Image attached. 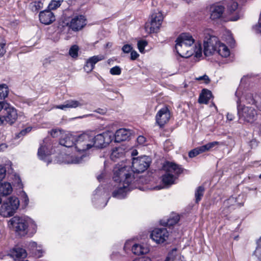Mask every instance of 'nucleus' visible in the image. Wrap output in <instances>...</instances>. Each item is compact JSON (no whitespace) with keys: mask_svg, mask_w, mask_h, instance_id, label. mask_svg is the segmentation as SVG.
<instances>
[{"mask_svg":"<svg viewBox=\"0 0 261 261\" xmlns=\"http://www.w3.org/2000/svg\"><path fill=\"white\" fill-rule=\"evenodd\" d=\"M151 163L150 158L144 155L133 158L132 170L128 167L116 166L114 169L113 179L117 182V189L113 192V196L118 199L124 198L128 192L134 188H137L140 178L134 176V172L141 173L145 171Z\"/></svg>","mask_w":261,"mask_h":261,"instance_id":"nucleus-1","label":"nucleus"},{"mask_svg":"<svg viewBox=\"0 0 261 261\" xmlns=\"http://www.w3.org/2000/svg\"><path fill=\"white\" fill-rule=\"evenodd\" d=\"M9 227L20 236H24L29 231L34 233L36 231L37 225L35 221L28 216H14L8 222Z\"/></svg>","mask_w":261,"mask_h":261,"instance_id":"nucleus-2","label":"nucleus"},{"mask_svg":"<svg viewBox=\"0 0 261 261\" xmlns=\"http://www.w3.org/2000/svg\"><path fill=\"white\" fill-rule=\"evenodd\" d=\"M63 27L67 26L73 31L81 30L86 25V18L77 10L68 8L64 11L62 20Z\"/></svg>","mask_w":261,"mask_h":261,"instance_id":"nucleus-3","label":"nucleus"},{"mask_svg":"<svg viewBox=\"0 0 261 261\" xmlns=\"http://www.w3.org/2000/svg\"><path fill=\"white\" fill-rule=\"evenodd\" d=\"M242 94L240 89L237 90L235 95L237 97V104L239 118L245 122L252 123L256 120L258 113L253 106H245L241 104L242 102L246 103L245 96H242Z\"/></svg>","mask_w":261,"mask_h":261,"instance_id":"nucleus-4","label":"nucleus"},{"mask_svg":"<svg viewBox=\"0 0 261 261\" xmlns=\"http://www.w3.org/2000/svg\"><path fill=\"white\" fill-rule=\"evenodd\" d=\"M93 147L92 142H91V137L87 134L81 135L75 137L72 151H76L77 156L70 162L72 164H79L82 162L84 158L86 157L85 151Z\"/></svg>","mask_w":261,"mask_h":261,"instance_id":"nucleus-5","label":"nucleus"},{"mask_svg":"<svg viewBox=\"0 0 261 261\" xmlns=\"http://www.w3.org/2000/svg\"><path fill=\"white\" fill-rule=\"evenodd\" d=\"M19 205V199L15 196H11L5 200L0 207V215L3 217L12 216Z\"/></svg>","mask_w":261,"mask_h":261,"instance_id":"nucleus-6","label":"nucleus"},{"mask_svg":"<svg viewBox=\"0 0 261 261\" xmlns=\"http://www.w3.org/2000/svg\"><path fill=\"white\" fill-rule=\"evenodd\" d=\"M203 34V52L206 56H208L216 52L219 41L216 37L211 34L210 30H205Z\"/></svg>","mask_w":261,"mask_h":261,"instance_id":"nucleus-7","label":"nucleus"},{"mask_svg":"<svg viewBox=\"0 0 261 261\" xmlns=\"http://www.w3.org/2000/svg\"><path fill=\"white\" fill-rule=\"evenodd\" d=\"M163 20V15L161 11L153 12L149 20L145 23V29L148 33H156L159 30Z\"/></svg>","mask_w":261,"mask_h":261,"instance_id":"nucleus-8","label":"nucleus"},{"mask_svg":"<svg viewBox=\"0 0 261 261\" xmlns=\"http://www.w3.org/2000/svg\"><path fill=\"white\" fill-rule=\"evenodd\" d=\"M176 42L175 49L176 51L186 55V53L188 52V51L182 50V46H185V49L192 47V45L194 44V40L190 34L182 33L177 38Z\"/></svg>","mask_w":261,"mask_h":261,"instance_id":"nucleus-9","label":"nucleus"},{"mask_svg":"<svg viewBox=\"0 0 261 261\" xmlns=\"http://www.w3.org/2000/svg\"><path fill=\"white\" fill-rule=\"evenodd\" d=\"M52 153V147L49 138H45L38 149V155L40 159L46 162L47 164L51 162L49 156Z\"/></svg>","mask_w":261,"mask_h":261,"instance_id":"nucleus-10","label":"nucleus"},{"mask_svg":"<svg viewBox=\"0 0 261 261\" xmlns=\"http://www.w3.org/2000/svg\"><path fill=\"white\" fill-rule=\"evenodd\" d=\"M169 233L166 228H155L150 234L151 239L156 244H162L168 239Z\"/></svg>","mask_w":261,"mask_h":261,"instance_id":"nucleus-11","label":"nucleus"},{"mask_svg":"<svg viewBox=\"0 0 261 261\" xmlns=\"http://www.w3.org/2000/svg\"><path fill=\"white\" fill-rule=\"evenodd\" d=\"M87 102L82 99H69L65 101L63 104L57 105L54 107L56 109L66 111L68 109H75L86 106Z\"/></svg>","mask_w":261,"mask_h":261,"instance_id":"nucleus-12","label":"nucleus"},{"mask_svg":"<svg viewBox=\"0 0 261 261\" xmlns=\"http://www.w3.org/2000/svg\"><path fill=\"white\" fill-rule=\"evenodd\" d=\"M170 117L169 111L167 108L164 107L157 113L156 122L160 127H162L169 121Z\"/></svg>","mask_w":261,"mask_h":261,"instance_id":"nucleus-13","label":"nucleus"},{"mask_svg":"<svg viewBox=\"0 0 261 261\" xmlns=\"http://www.w3.org/2000/svg\"><path fill=\"white\" fill-rule=\"evenodd\" d=\"M39 17L40 22L45 25H49L56 20L54 14L49 9L41 11Z\"/></svg>","mask_w":261,"mask_h":261,"instance_id":"nucleus-14","label":"nucleus"},{"mask_svg":"<svg viewBox=\"0 0 261 261\" xmlns=\"http://www.w3.org/2000/svg\"><path fill=\"white\" fill-rule=\"evenodd\" d=\"M163 169L165 172L172 174L176 177H177L182 171L181 168L179 165L169 162H167L165 163L163 166Z\"/></svg>","mask_w":261,"mask_h":261,"instance_id":"nucleus-15","label":"nucleus"},{"mask_svg":"<svg viewBox=\"0 0 261 261\" xmlns=\"http://www.w3.org/2000/svg\"><path fill=\"white\" fill-rule=\"evenodd\" d=\"M75 140V137L71 134L64 132V134L61 136L59 142L60 145L68 148L71 147L73 150Z\"/></svg>","mask_w":261,"mask_h":261,"instance_id":"nucleus-16","label":"nucleus"},{"mask_svg":"<svg viewBox=\"0 0 261 261\" xmlns=\"http://www.w3.org/2000/svg\"><path fill=\"white\" fill-rule=\"evenodd\" d=\"M6 114L4 116L6 123L10 125L13 124L17 119L18 114L17 110L13 107H5Z\"/></svg>","mask_w":261,"mask_h":261,"instance_id":"nucleus-17","label":"nucleus"},{"mask_svg":"<svg viewBox=\"0 0 261 261\" xmlns=\"http://www.w3.org/2000/svg\"><path fill=\"white\" fill-rule=\"evenodd\" d=\"M8 256H10L14 260H17L25 258L27 256V253L23 248L19 246H16L10 251Z\"/></svg>","mask_w":261,"mask_h":261,"instance_id":"nucleus-18","label":"nucleus"},{"mask_svg":"<svg viewBox=\"0 0 261 261\" xmlns=\"http://www.w3.org/2000/svg\"><path fill=\"white\" fill-rule=\"evenodd\" d=\"M224 8L219 5H212L210 8V18L213 20H216L221 18L223 14Z\"/></svg>","mask_w":261,"mask_h":261,"instance_id":"nucleus-19","label":"nucleus"},{"mask_svg":"<svg viewBox=\"0 0 261 261\" xmlns=\"http://www.w3.org/2000/svg\"><path fill=\"white\" fill-rule=\"evenodd\" d=\"M131 135V131L125 128H120L115 134V142H120L126 140Z\"/></svg>","mask_w":261,"mask_h":261,"instance_id":"nucleus-20","label":"nucleus"},{"mask_svg":"<svg viewBox=\"0 0 261 261\" xmlns=\"http://www.w3.org/2000/svg\"><path fill=\"white\" fill-rule=\"evenodd\" d=\"M132 250L134 254L140 255L149 252V248L146 244H135L132 246Z\"/></svg>","mask_w":261,"mask_h":261,"instance_id":"nucleus-21","label":"nucleus"},{"mask_svg":"<svg viewBox=\"0 0 261 261\" xmlns=\"http://www.w3.org/2000/svg\"><path fill=\"white\" fill-rule=\"evenodd\" d=\"M246 103L254 105L258 110V114L261 115V99L255 97L254 98L251 93L247 94L245 95Z\"/></svg>","mask_w":261,"mask_h":261,"instance_id":"nucleus-22","label":"nucleus"},{"mask_svg":"<svg viewBox=\"0 0 261 261\" xmlns=\"http://www.w3.org/2000/svg\"><path fill=\"white\" fill-rule=\"evenodd\" d=\"M13 192L12 186L8 181L0 182V195L7 196L10 195Z\"/></svg>","mask_w":261,"mask_h":261,"instance_id":"nucleus-23","label":"nucleus"},{"mask_svg":"<svg viewBox=\"0 0 261 261\" xmlns=\"http://www.w3.org/2000/svg\"><path fill=\"white\" fill-rule=\"evenodd\" d=\"M125 153L124 148L123 146L115 147L112 149L111 154V159L114 161H116L118 159L122 158Z\"/></svg>","mask_w":261,"mask_h":261,"instance_id":"nucleus-24","label":"nucleus"},{"mask_svg":"<svg viewBox=\"0 0 261 261\" xmlns=\"http://www.w3.org/2000/svg\"><path fill=\"white\" fill-rule=\"evenodd\" d=\"M91 142H92L93 146L97 148L105 147L106 145L102 134H100L93 138L91 137Z\"/></svg>","mask_w":261,"mask_h":261,"instance_id":"nucleus-25","label":"nucleus"},{"mask_svg":"<svg viewBox=\"0 0 261 261\" xmlns=\"http://www.w3.org/2000/svg\"><path fill=\"white\" fill-rule=\"evenodd\" d=\"M221 57L226 58L230 55L229 48L224 44L218 42L216 52Z\"/></svg>","mask_w":261,"mask_h":261,"instance_id":"nucleus-26","label":"nucleus"},{"mask_svg":"<svg viewBox=\"0 0 261 261\" xmlns=\"http://www.w3.org/2000/svg\"><path fill=\"white\" fill-rule=\"evenodd\" d=\"M212 96V92L208 90L203 89L200 95L198 101L200 103H207Z\"/></svg>","mask_w":261,"mask_h":261,"instance_id":"nucleus-27","label":"nucleus"},{"mask_svg":"<svg viewBox=\"0 0 261 261\" xmlns=\"http://www.w3.org/2000/svg\"><path fill=\"white\" fill-rule=\"evenodd\" d=\"M179 217L178 215H175L173 216L170 217L167 220H163L161 221V224L164 226L171 227L176 224L179 221Z\"/></svg>","mask_w":261,"mask_h":261,"instance_id":"nucleus-28","label":"nucleus"},{"mask_svg":"<svg viewBox=\"0 0 261 261\" xmlns=\"http://www.w3.org/2000/svg\"><path fill=\"white\" fill-rule=\"evenodd\" d=\"M177 178L172 174L165 172V174L162 176V181L166 186L171 185L174 184L175 180Z\"/></svg>","mask_w":261,"mask_h":261,"instance_id":"nucleus-29","label":"nucleus"},{"mask_svg":"<svg viewBox=\"0 0 261 261\" xmlns=\"http://www.w3.org/2000/svg\"><path fill=\"white\" fill-rule=\"evenodd\" d=\"M87 2V0H69L68 4L70 5L69 8H72L73 10H80V7H82Z\"/></svg>","mask_w":261,"mask_h":261,"instance_id":"nucleus-30","label":"nucleus"},{"mask_svg":"<svg viewBox=\"0 0 261 261\" xmlns=\"http://www.w3.org/2000/svg\"><path fill=\"white\" fill-rule=\"evenodd\" d=\"M102 134L106 147L109 145L112 140L115 139V135L111 131H107Z\"/></svg>","mask_w":261,"mask_h":261,"instance_id":"nucleus-31","label":"nucleus"},{"mask_svg":"<svg viewBox=\"0 0 261 261\" xmlns=\"http://www.w3.org/2000/svg\"><path fill=\"white\" fill-rule=\"evenodd\" d=\"M9 88L6 84H0V99H5L9 94Z\"/></svg>","mask_w":261,"mask_h":261,"instance_id":"nucleus-32","label":"nucleus"},{"mask_svg":"<svg viewBox=\"0 0 261 261\" xmlns=\"http://www.w3.org/2000/svg\"><path fill=\"white\" fill-rule=\"evenodd\" d=\"M237 205L238 206H241L240 203H237V199L236 198L231 197L223 202V206L224 207H228L230 206H234Z\"/></svg>","mask_w":261,"mask_h":261,"instance_id":"nucleus-33","label":"nucleus"},{"mask_svg":"<svg viewBox=\"0 0 261 261\" xmlns=\"http://www.w3.org/2000/svg\"><path fill=\"white\" fill-rule=\"evenodd\" d=\"M226 3L228 11L230 13H232L238 8V3L234 0H226Z\"/></svg>","mask_w":261,"mask_h":261,"instance_id":"nucleus-34","label":"nucleus"},{"mask_svg":"<svg viewBox=\"0 0 261 261\" xmlns=\"http://www.w3.org/2000/svg\"><path fill=\"white\" fill-rule=\"evenodd\" d=\"M205 152L203 148V146H199L196 147L193 150H191L189 152V156L190 158H194L197 155Z\"/></svg>","mask_w":261,"mask_h":261,"instance_id":"nucleus-35","label":"nucleus"},{"mask_svg":"<svg viewBox=\"0 0 261 261\" xmlns=\"http://www.w3.org/2000/svg\"><path fill=\"white\" fill-rule=\"evenodd\" d=\"M205 152L203 148V146H199L196 147L193 150H191L189 152V156L190 158H194L197 155Z\"/></svg>","mask_w":261,"mask_h":261,"instance_id":"nucleus-36","label":"nucleus"},{"mask_svg":"<svg viewBox=\"0 0 261 261\" xmlns=\"http://www.w3.org/2000/svg\"><path fill=\"white\" fill-rule=\"evenodd\" d=\"M224 144L222 142H218V141H214L212 142H209L205 145H202L203 148L205 152L208 151L210 150L212 148L218 146V145H222Z\"/></svg>","mask_w":261,"mask_h":261,"instance_id":"nucleus-37","label":"nucleus"},{"mask_svg":"<svg viewBox=\"0 0 261 261\" xmlns=\"http://www.w3.org/2000/svg\"><path fill=\"white\" fill-rule=\"evenodd\" d=\"M63 0H51L48 6V9L50 10H56L60 7Z\"/></svg>","mask_w":261,"mask_h":261,"instance_id":"nucleus-38","label":"nucleus"},{"mask_svg":"<svg viewBox=\"0 0 261 261\" xmlns=\"http://www.w3.org/2000/svg\"><path fill=\"white\" fill-rule=\"evenodd\" d=\"M204 191V188L203 186L198 187L195 191V198L196 202L198 203L201 199L203 195Z\"/></svg>","mask_w":261,"mask_h":261,"instance_id":"nucleus-39","label":"nucleus"},{"mask_svg":"<svg viewBox=\"0 0 261 261\" xmlns=\"http://www.w3.org/2000/svg\"><path fill=\"white\" fill-rule=\"evenodd\" d=\"M79 50V48L77 45H72L69 50V55L72 58L76 59L78 57V52Z\"/></svg>","mask_w":261,"mask_h":261,"instance_id":"nucleus-40","label":"nucleus"},{"mask_svg":"<svg viewBox=\"0 0 261 261\" xmlns=\"http://www.w3.org/2000/svg\"><path fill=\"white\" fill-rule=\"evenodd\" d=\"M104 59V56L102 55H99L90 57L87 60L94 66L95 64H96L98 62L103 60Z\"/></svg>","mask_w":261,"mask_h":261,"instance_id":"nucleus-41","label":"nucleus"},{"mask_svg":"<svg viewBox=\"0 0 261 261\" xmlns=\"http://www.w3.org/2000/svg\"><path fill=\"white\" fill-rule=\"evenodd\" d=\"M185 46H182V50H185L186 51L188 50V52H186V55H183L182 54H180L179 51H176L177 53V54L181 57H184V58H188V57H189L190 56H191L192 55H194V51H193V48L192 47H190L189 48H187V49H185Z\"/></svg>","mask_w":261,"mask_h":261,"instance_id":"nucleus-42","label":"nucleus"},{"mask_svg":"<svg viewBox=\"0 0 261 261\" xmlns=\"http://www.w3.org/2000/svg\"><path fill=\"white\" fill-rule=\"evenodd\" d=\"M254 253L261 261V237L257 242V247Z\"/></svg>","mask_w":261,"mask_h":261,"instance_id":"nucleus-43","label":"nucleus"},{"mask_svg":"<svg viewBox=\"0 0 261 261\" xmlns=\"http://www.w3.org/2000/svg\"><path fill=\"white\" fill-rule=\"evenodd\" d=\"M176 252V249H173L166 258L165 261H177V259L180 258V256H174V253Z\"/></svg>","mask_w":261,"mask_h":261,"instance_id":"nucleus-44","label":"nucleus"},{"mask_svg":"<svg viewBox=\"0 0 261 261\" xmlns=\"http://www.w3.org/2000/svg\"><path fill=\"white\" fill-rule=\"evenodd\" d=\"M147 45V42L145 40H140L138 42L137 45L138 48L140 53H143L144 51V48Z\"/></svg>","mask_w":261,"mask_h":261,"instance_id":"nucleus-45","label":"nucleus"},{"mask_svg":"<svg viewBox=\"0 0 261 261\" xmlns=\"http://www.w3.org/2000/svg\"><path fill=\"white\" fill-rule=\"evenodd\" d=\"M49 133L53 138L58 137L60 135L61 136L62 134H64V133L62 132V130L58 128L53 129L51 130H50Z\"/></svg>","mask_w":261,"mask_h":261,"instance_id":"nucleus-46","label":"nucleus"},{"mask_svg":"<svg viewBox=\"0 0 261 261\" xmlns=\"http://www.w3.org/2000/svg\"><path fill=\"white\" fill-rule=\"evenodd\" d=\"M6 42L2 39H0V58L3 57L6 53Z\"/></svg>","mask_w":261,"mask_h":261,"instance_id":"nucleus-47","label":"nucleus"},{"mask_svg":"<svg viewBox=\"0 0 261 261\" xmlns=\"http://www.w3.org/2000/svg\"><path fill=\"white\" fill-rule=\"evenodd\" d=\"M14 186H16L18 189H22L23 187L21 180L18 175H14Z\"/></svg>","mask_w":261,"mask_h":261,"instance_id":"nucleus-48","label":"nucleus"},{"mask_svg":"<svg viewBox=\"0 0 261 261\" xmlns=\"http://www.w3.org/2000/svg\"><path fill=\"white\" fill-rule=\"evenodd\" d=\"M110 72L112 75H118L121 74V69L119 66H116L111 68Z\"/></svg>","mask_w":261,"mask_h":261,"instance_id":"nucleus-49","label":"nucleus"},{"mask_svg":"<svg viewBox=\"0 0 261 261\" xmlns=\"http://www.w3.org/2000/svg\"><path fill=\"white\" fill-rule=\"evenodd\" d=\"M194 54L197 58L200 57L202 55V48L200 45L195 46L194 49H193Z\"/></svg>","mask_w":261,"mask_h":261,"instance_id":"nucleus-50","label":"nucleus"},{"mask_svg":"<svg viewBox=\"0 0 261 261\" xmlns=\"http://www.w3.org/2000/svg\"><path fill=\"white\" fill-rule=\"evenodd\" d=\"M94 68V66L92 65L90 62L87 60L86 64L85 65L84 67L85 71L87 73H89L92 71Z\"/></svg>","mask_w":261,"mask_h":261,"instance_id":"nucleus-51","label":"nucleus"},{"mask_svg":"<svg viewBox=\"0 0 261 261\" xmlns=\"http://www.w3.org/2000/svg\"><path fill=\"white\" fill-rule=\"evenodd\" d=\"M22 197V202L23 203L24 207H26L29 203V199L28 196H27V194L23 192L21 194Z\"/></svg>","mask_w":261,"mask_h":261,"instance_id":"nucleus-52","label":"nucleus"},{"mask_svg":"<svg viewBox=\"0 0 261 261\" xmlns=\"http://www.w3.org/2000/svg\"><path fill=\"white\" fill-rule=\"evenodd\" d=\"M35 255L37 257H41L43 255V253L44 251L42 249V247L41 246H39V247L36 249L34 251Z\"/></svg>","mask_w":261,"mask_h":261,"instance_id":"nucleus-53","label":"nucleus"},{"mask_svg":"<svg viewBox=\"0 0 261 261\" xmlns=\"http://www.w3.org/2000/svg\"><path fill=\"white\" fill-rule=\"evenodd\" d=\"M6 175V169L2 165H0V182L5 177Z\"/></svg>","mask_w":261,"mask_h":261,"instance_id":"nucleus-54","label":"nucleus"},{"mask_svg":"<svg viewBox=\"0 0 261 261\" xmlns=\"http://www.w3.org/2000/svg\"><path fill=\"white\" fill-rule=\"evenodd\" d=\"M132 49V46L129 44H125L122 48V50L124 53H128L130 52Z\"/></svg>","mask_w":261,"mask_h":261,"instance_id":"nucleus-55","label":"nucleus"},{"mask_svg":"<svg viewBox=\"0 0 261 261\" xmlns=\"http://www.w3.org/2000/svg\"><path fill=\"white\" fill-rule=\"evenodd\" d=\"M196 80H197L198 81L203 80L204 83L206 84L208 83L210 81V80L208 76L206 75H204L203 76H199L198 77L196 78Z\"/></svg>","mask_w":261,"mask_h":261,"instance_id":"nucleus-56","label":"nucleus"},{"mask_svg":"<svg viewBox=\"0 0 261 261\" xmlns=\"http://www.w3.org/2000/svg\"><path fill=\"white\" fill-rule=\"evenodd\" d=\"M255 30L259 33H261V18L259 17L258 23L254 27Z\"/></svg>","mask_w":261,"mask_h":261,"instance_id":"nucleus-57","label":"nucleus"},{"mask_svg":"<svg viewBox=\"0 0 261 261\" xmlns=\"http://www.w3.org/2000/svg\"><path fill=\"white\" fill-rule=\"evenodd\" d=\"M139 57V54L136 51L133 50L130 51V58L132 60H136Z\"/></svg>","mask_w":261,"mask_h":261,"instance_id":"nucleus-58","label":"nucleus"},{"mask_svg":"<svg viewBox=\"0 0 261 261\" xmlns=\"http://www.w3.org/2000/svg\"><path fill=\"white\" fill-rule=\"evenodd\" d=\"M146 141L145 138L143 136H140L137 138V142L139 144H143Z\"/></svg>","mask_w":261,"mask_h":261,"instance_id":"nucleus-59","label":"nucleus"},{"mask_svg":"<svg viewBox=\"0 0 261 261\" xmlns=\"http://www.w3.org/2000/svg\"><path fill=\"white\" fill-rule=\"evenodd\" d=\"M29 246L33 251L39 247L37 244L35 242H30Z\"/></svg>","mask_w":261,"mask_h":261,"instance_id":"nucleus-60","label":"nucleus"},{"mask_svg":"<svg viewBox=\"0 0 261 261\" xmlns=\"http://www.w3.org/2000/svg\"><path fill=\"white\" fill-rule=\"evenodd\" d=\"M227 34L228 36V39L227 40V43L232 44L234 43V40L232 37L231 34L229 32H227Z\"/></svg>","mask_w":261,"mask_h":261,"instance_id":"nucleus-61","label":"nucleus"},{"mask_svg":"<svg viewBox=\"0 0 261 261\" xmlns=\"http://www.w3.org/2000/svg\"><path fill=\"white\" fill-rule=\"evenodd\" d=\"M31 130V127H27V128L22 130L20 132L19 135H21V136L25 135L27 133L30 132Z\"/></svg>","mask_w":261,"mask_h":261,"instance_id":"nucleus-62","label":"nucleus"},{"mask_svg":"<svg viewBox=\"0 0 261 261\" xmlns=\"http://www.w3.org/2000/svg\"><path fill=\"white\" fill-rule=\"evenodd\" d=\"M8 106L9 104L7 103V102H6L5 101H0V112L2 111V110L3 109V108H5L6 106Z\"/></svg>","mask_w":261,"mask_h":261,"instance_id":"nucleus-63","label":"nucleus"},{"mask_svg":"<svg viewBox=\"0 0 261 261\" xmlns=\"http://www.w3.org/2000/svg\"><path fill=\"white\" fill-rule=\"evenodd\" d=\"M133 261H151V260L149 257H143L139 259H135Z\"/></svg>","mask_w":261,"mask_h":261,"instance_id":"nucleus-64","label":"nucleus"}]
</instances>
